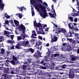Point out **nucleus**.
<instances>
[{"instance_id":"obj_1","label":"nucleus","mask_w":79,"mask_h":79,"mask_svg":"<svg viewBox=\"0 0 79 79\" xmlns=\"http://www.w3.org/2000/svg\"><path fill=\"white\" fill-rule=\"evenodd\" d=\"M30 3L31 5L33 4L34 7L37 10H39V8H40V10L42 12L40 15L43 18H45L46 16H47V10L45 9V7L43 6L40 2H35V3L34 0H30Z\"/></svg>"},{"instance_id":"obj_2","label":"nucleus","mask_w":79,"mask_h":79,"mask_svg":"<svg viewBox=\"0 0 79 79\" xmlns=\"http://www.w3.org/2000/svg\"><path fill=\"white\" fill-rule=\"evenodd\" d=\"M5 77L8 78V79H11V76L7 74L4 73L3 74H2V77H1V79H5Z\"/></svg>"},{"instance_id":"obj_3","label":"nucleus","mask_w":79,"mask_h":79,"mask_svg":"<svg viewBox=\"0 0 79 79\" xmlns=\"http://www.w3.org/2000/svg\"><path fill=\"white\" fill-rule=\"evenodd\" d=\"M67 40H69L70 44H72L73 45H76L77 42H76V41L74 39H73L72 38H67Z\"/></svg>"},{"instance_id":"obj_4","label":"nucleus","mask_w":79,"mask_h":79,"mask_svg":"<svg viewBox=\"0 0 79 79\" xmlns=\"http://www.w3.org/2000/svg\"><path fill=\"white\" fill-rule=\"evenodd\" d=\"M44 58H45L44 59V60H43L42 61H41L40 63V64H42V65H44V66H45V64H46V63L44 61H46V62H47V56H46L44 57Z\"/></svg>"},{"instance_id":"obj_5","label":"nucleus","mask_w":79,"mask_h":79,"mask_svg":"<svg viewBox=\"0 0 79 79\" xmlns=\"http://www.w3.org/2000/svg\"><path fill=\"white\" fill-rule=\"evenodd\" d=\"M19 29H20L19 30V31L26 30V28L25 27V26H24V25H23L22 23L20 24V26L19 25Z\"/></svg>"},{"instance_id":"obj_6","label":"nucleus","mask_w":79,"mask_h":79,"mask_svg":"<svg viewBox=\"0 0 79 79\" xmlns=\"http://www.w3.org/2000/svg\"><path fill=\"white\" fill-rule=\"evenodd\" d=\"M72 34H74V33H73V32H72V31L70 30L69 32L67 34L66 37H73Z\"/></svg>"},{"instance_id":"obj_7","label":"nucleus","mask_w":79,"mask_h":79,"mask_svg":"<svg viewBox=\"0 0 79 79\" xmlns=\"http://www.w3.org/2000/svg\"><path fill=\"white\" fill-rule=\"evenodd\" d=\"M2 69L3 70V72L5 73H10V70L8 69H6L5 68H3Z\"/></svg>"},{"instance_id":"obj_8","label":"nucleus","mask_w":79,"mask_h":79,"mask_svg":"<svg viewBox=\"0 0 79 79\" xmlns=\"http://www.w3.org/2000/svg\"><path fill=\"white\" fill-rule=\"evenodd\" d=\"M2 0H0V10L1 8V10H3L5 6V4L3 3H2Z\"/></svg>"},{"instance_id":"obj_9","label":"nucleus","mask_w":79,"mask_h":79,"mask_svg":"<svg viewBox=\"0 0 79 79\" xmlns=\"http://www.w3.org/2000/svg\"><path fill=\"white\" fill-rule=\"evenodd\" d=\"M26 52H31V53H33L34 52V50L32 48H30L29 49H27Z\"/></svg>"},{"instance_id":"obj_10","label":"nucleus","mask_w":79,"mask_h":79,"mask_svg":"<svg viewBox=\"0 0 79 79\" xmlns=\"http://www.w3.org/2000/svg\"><path fill=\"white\" fill-rule=\"evenodd\" d=\"M32 60L30 58H28V59H27V61L25 62L24 64H28V63H31V61Z\"/></svg>"},{"instance_id":"obj_11","label":"nucleus","mask_w":79,"mask_h":79,"mask_svg":"<svg viewBox=\"0 0 79 79\" xmlns=\"http://www.w3.org/2000/svg\"><path fill=\"white\" fill-rule=\"evenodd\" d=\"M70 73L69 74V78H74V74L73 73H71L70 72H69Z\"/></svg>"},{"instance_id":"obj_12","label":"nucleus","mask_w":79,"mask_h":79,"mask_svg":"<svg viewBox=\"0 0 79 79\" xmlns=\"http://www.w3.org/2000/svg\"><path fill=\"white\" fill-rule=\"evenodd\" d=\"M6 61H7V62H9V63H11L13 65H15V61L14 60H12L11 61L8 60H6Z\"/></svg>"},{"instance_id":"obj_13","label":"nucleus","mask_w":79,"mask_h":79,"mask_svg":"<svg viewBox=\"0 0 79 79\" xmlns=\"http://www.w3.org/2000/svg\"><path fill=\"white\" fill-rule=\"evenodd\" d=\"M69 27L71 29H73V28H74V25L72 23H69L68 25Z\"/></svg>"},{"instance_id":"obj_14","label":"nucleus","mask_w":79,"mask_h":79,"mask_svg":"<svg viewBox=\"0 0 79 79\" xmlns=\"http://www.w3.org/2000/svg\"><path fill=\"white\" fill-rule=\"evenodd\" d=\"M36 32L37 34H43V35H44V34H45V32H42V31H38V30H36Z\"/></svg>"},{"instance_id":"obj_15","label":"nucleus","mask_w":79,"mask_h":79,"mask_svg":"<svg viewBox=\"0 0 79 79\" xmlns=\"http://www.w3.org/2000/svg\"><path fill=\"white\" fill-rule=\"evenodd\" d=\"M49 15H50V16L51 17V18H56V17L55 16V14H52L50 12H49Z\"/></svg>"},{"instance_id":"obj_16","label":"nucleus","mask_w":79,"mask_h":79,"mask_svg":"<svg viewBox=\"0 0 79 79\" xmlns=\"http://www.w3.org/2000/svg\"><path fill=\"white\" fill-rule=\"evenodd\" d=\"M14 23L15 24L16 26H19V21H18V20H14Z\"/></svg>"},{"instance_id":"obj_17","label":"nucleus","mask_w":79,"mask_h":79,"mask_svg":"<svg viewBox=\"0 0 79 79\" xmlns=\"http://www.w3.org/2000/svg\"><path fill=\"white\" fill-rule=\"evenodd\" d=\"M66 50L67 52H70V51H71V50H72L71 47L70 46H68Z\"/></svg>"},{"instance_id":"obj_18","label":"nucleus","mask_w":79,"mask_h":79,"mask_svg":"<svg viewBox=\"0 0 79 79\" xmlns=\"http://www.w3.org/2000/svg\"><path fill=\"white\" fill-rule=\"evenodd\" d=\"M53 8H54V6H53V4H52V10H53V13H54L55 15V16H56V14L55 12V9Z\"/></svg>"},{"instance_id":"obj_19","label":"nucleus","mask_w":79,"mask_h":79,"mask_svg":"<svg viewBox=\"0 0 79 79\" xmlns=\"http://www.w3.org/2000/svg\"><path fill=\"white\" fill-rule=\"evenodd\" d=\"M24 6H23V7L21 6L19 7V9H20L21 11H23V9H24V10H26V8H24Z\"/></svg>"},{"instance_id":"obj_20","label":"nucleus","mask_w":79,"mask_h":79,"mask_svg":"<svg viewBox=\"0 0 79 79\" xmlns=\"http://www.w3.org/2000/svg\"><path fill=\"white\" fill-rule=\"evenodd\" d=\"M2 66H3V64L2 66V65L0 66H1V67H0V73H1V74H4L5 73L3 72V69H1V68H2Z\"/></svg>"},{"instance_id":"obj_21","label":"nucleus","mask_w":79,"mask_h":79,"mask_svg":"<svg viewBox=\"0 0 79 79\" xmlns=\"http://www.w3.org/2000/svg\"><path fill=\"white\" fill-rule=\"evenodd\" d=\"M36 26L38 27H42V25L40 23H37V25H36Z\"/></svg>"},{"instance_id":"obj_22","label":"nucleus","mask_w":79,"mask_h":79,"mask_svg":"<svg viewBox=\"0 0 79 79\" xmlns=\"http://www.w3.org/2000/svg\"><path fill=\"white\" fill-rule=\"evenodd\" d=\"M4 34L5 35H6V34H11V32H10L8 31H6V30H5L4 31Z\"/></svg>"},{"instance_id":"obj_23","label":"nucleus","mask_w":79,"mask_h":79,"mask_svg":"<svg viewBox=\"0 0 79 79\" xmlns=\"http://www.w3.org/2000/svg\"><path fill=\"white\" fill-rule=\"evenodd\" d=\"M20 44H18L16 46H15V47H16V48H17V49H19V48H20V47L21 46H20Z\"/></svg>"},{"instance_id":"obj_24","label":"nucleus","mask_w":79,"mask_h":79,"mask_svg":"<svg viewBox=\"0 0 79 79\" xmlns=\"http://www.w3.org/2000/svg\"><path fill=\"white\" fill-rule=\"evenodd\" d=\"M7 43L8 44H10L12 45L13 44V41L11 40H8L7 41Z\"/></svg>"},{"instance_id":"obj_25","label":"nucleus","mask_w":79,"mask_h":79,"mask_svg":"<svg viewBox=\"0 0 79 79\" xmlns=\"http://www.w3.org/2000/svg\"><path fill=\"white\" fill-rule=\"evenodd\" d=\"M29 43L28 40H27V41L25 42V45H26L27 47H29Z\"/></svg>"},{"instance_id":"obj_26","label":"nucleus","mask_w":79,"mask_h":79,"mask_svg":"<svg viewBox=\"0 0 79 79\" xmlns=\"http://www.w3.org/2000/svg\"><path fill=\"white\" fill-rule=\"evenodd\" d=\"M11 71H14L15 72V71L16 72H18V69H15V68H13L12 69H10Z\"/></svg>"},{"instance_id":"obj_27","label":"nucleus","mask_w":79,"mask_h":79,"mask_svg":"<svg viewBox=\"0 0 79 79\" xmlns=\"http://www.w3.org/2000/svg\"><path fill=\"white\" fill-rule=\"evenodd\" d=\"M53 39H54L53 41H54V42H56V41L57 40H58V37L55 36H54Z\"/></svg>"},{"instance_id":"obj_28","label":"nucleus","mask_w":79,"mask_h":79,"mask_svg":"<svg viewBox=\"0 0 79 79\" xmlns=\"http://www.w3.org/2000/svg\"><path fill=\"white\" fill-rule=\"evenodd\" d=\"M20 45L22 46H24V45H25V41H24H24L21 42L20 43Z\"/></svg>"},{"instance_id":"obj_29","label":"nucleus","mask_w":79,"mask_h":79,"mask_svg":"<svg viewBox=\"0 0 79 79\" xmlns=\"http://www.w3.org/2000/svg\"><path fill=\"white\" fill-rule=\"evenodd\" d=\"M66 30L63 29V28H62L61 32H62V33H66Z\"/></svg>"},{"instance_id":"obj_30","label":"nucleus","mask_w":79,"mask_h":79,"mask_svg":"<svg viewBox=\"0 0 79 79\" xmlns=\"http://www.w3.org/2000/svg\"><path fill=\"white\" fill-rule=\"evenodd\" d=\"M11 56L12 57V59L13 60H15V61H16V57L14 56V55H12Z\"/></svg>"},{"instance_id":"obj_31","label":"nucleus","mask_w":79,"mask_h":79,"mask_svg":"<svg viewBox=\"0 0 79 79\" xmlns=\"http://www.w3.org/2000/svg\"><path fill=\"white\" fill-rule=\"evenodd\" d=\"M62 29H61L60 27H59L57 28V30L59 32H61V30Z\"/></svg>"},{"instance_id":"obj_32","label":"nucleus","mask_w":79,"mask_h":79,"mask_svg":"<svg viewBox=\"0 0 79 79\" xmlns=\"http://www.w3.org/2000/svg\"><path fill=\"white\" fill-rule=\"evenodd\" d=\"M26 67H28L27 65H22V68L23 69H25Z\"/></svg>"},{"instance_id":"obj_33","label":"nucleus","mask_w":79,"mask_h":79,"mask_svg":"<svg viewBox=\"0 0 79 79\" xmlns=\"http://www.w3.org/2000/svg\"><path fill=\"white\" fill-rule=\"evenodd\" d=\"M5 52V49L3 48L2 49L1 52V53L2 54H4L5 53V52Z\"/></svg>"},{"instance_id":"obj_34","label":"nucleus","mask_w":79,"mask_h":79,"mask_svg":"<svg viewBox=\"0 0 79 79\" xmlns=\"http://www.w3.org/2000/svg\"><path fill=\"white\" fill-rule=\"evenodd\" d=\"M22 39V36H17L18 40H21Z\"/></svg>"},{"instance_id":"obj_35","label":"nucleus","mask_w":79,"mask_h":79,"mask_svg":"<svg viewBox=\"0 0 79 79\" xmlns=\"http://www.w3.org/2000/svg\"><path fill=\"white\" fill-rule=\"evenodd\" d=\"M66 65L65 64H63L61 66V68H63L64 69H65V68H66Z\"/></svg>"},{"instance_id":"obj_36","label":"nucleus","mask_w":79,"mask_h":79,"mask_svg":"<svg viewBox=\"0 0 79 79\" xmlns=\"http://www.w3.org/2000/svg\"><path fill=\"white\" fill-rule=\"evenodd\" d=\"M71 14L72 16H78V15L76 14V13H75V12L72 13Z\"/></svg>"},{"instance_id":"obj_37","label":"nucleus","mask_w":79,"mask_h":79,"mask_svg":"<svg viewBox=\"0 0 79 79\" xmlns=\"http://www.w3.org/2000/svg\"><path fill=\"white\" fill-rule=\"evenodd\" d=\"M39 67L40 68H41V69H46V67L42 65H40Z\"/></svg>"},{"instance_id":"obj_38","label":"nucleus","mask_w":79,"mask_h":79,"mask_svg":"<svg viewBox=\"0 0 79 79\" xmlns=\"http://www.w3.org/2000/svg\"><path fill=\"white\" fill-rule=\"evenodd\" d=\"M9 74H10L11 73V74H15V73L14 72V71H11V70L10 69V70L9 71Z\"/></svg>"},{"instance_id":"obj_39","label":"nucleus","mask_w":79,"mask_h":79,"mask_svg":"<svg viewBox=\"0 0 79 79\" xmlns=\"http://www.w3.org/2000/svg\"><path fill=\"white\" fill-rule=\"evenodd\" d=\"M33 23L34 26H37V22H36V20H35V21H34Z\"/></svg>"},{"instance_id":"obj_40","label":"nucleus","mask_w":79,"mask_h":79,"mask_svg":"<svg viewBox=\"0 0 79 79\" xmlns=\"http://www.w3.org/2000/svg\"><path fill=\"white\" fill-rule=\"evenodd\" d=\"M9 23V21L8 20H7L5 21V23H4L5 24H7V25H8V24Z\"/></svg>"},{"instance_id":"obj_41","label":"nucleus","mask_w":79,"mask_h":79,"mask_svg":"<svg viewBox=\"0 0 79 79\" xmlns=\"http://www.w3.org/2000/svg\"><path fill=\"white\" fill-rule=\"evenodd\" d=\"M7 62V61L6 63H5V65H6V66L9 67V66H10V64H9V63H8V62Z\"/></svg>"},{"instance_id":"obj_42","label":"nucleus","mask_w":79,"mask_h":79,"mask_svg":"<svg viewBox=\"0 0 79 79\" xmlns=\"http://www.w3.org/2000/svg\"><path fill=\"white\" fill-rule=\"evenodd\" d=\"M59 55H60L58 53H56L54 54V57H56V56H59Z\"/></svg>"},{"instance_id":"obj_43","label":"nucleus","mask_w":79,"mask_h":79,"mask_svg":"<svg viewBox=\"0 0 79 79\" xmlns=\"http://www.w3.org/2000/svg\"><path fill=\"white\" fill-rule=\"evenodd\" d=\"M53 76L54 77V78H55L56 79H57L58 77V75H53Z\"/></svg>"},{"instance_id":"obj_44","label":"nucleus","mask_w":79,"mask_h":79,"mask_svg":"<svg viewBox=\"0 0 79 79\" xmlns=\"http://www.w3.org/2000/svg\"><path fill=\"white\" fill-rule=\"evenodd\" d=\"M75 37H77V36H79V34L77 33H74Z\"/></svg>"},{"instance_id":"obj_45","label":"nucleus","mask_w":79,"mask_h":79,"mask_svg":"<svg viewBox=\"0 0 79 79\" xmlns=\"http://www.w3.org/2000/svg\"><path fill=\"white\" fill-rule=\"evenodd\" d=\"M33 56L34 57V58H35L36 57L37 58L38 56L37 55V53H36V52H35V53L34 54V55H33Z\"/></svg>"},{"instance_id":"obj_46","label":"nucleus","mask_w":79,"mask_h":79,"mask_svg":"<svg viewBox=\"0 0 79 79\" xmlns=\"http://www.w3.org/2000/svg\"><path fill=\"white\" fill-rule=\"evenodd\" d=\"M10 23H11V24H12V25H13V26H14V22H13V20H10Z\"/></svg>"},{"instance_id":"obj_47","label":"nucleus","mask_w":79,"mask_h":79,"mask_svg":"<svg viewBox=\"0 0 79 79\" xmlns=\"http://www.w3.org/2000/svg\"><path fill=\"white\" fill-rule=\"evenodd\" d=\"M74 27L75 28V31H79V30L78 29L77 27L74 26Z\"/></svg>"},{"instance_id":"obj_48","label":"nucleus","mask_w":79,"mask_h":79,"mask_svg":"<svg viewBox=\"0 0 79 79\" xmlns=\"http://www.w3.org/2000/svg\"><path fill=\"white\" fill-rule=\"evenodd\" d=\"M31 13H32V16H34V15H35V13L34 12V11L33 10L31 11Z\"/></svg>"},{"instance_id":"obj_49","label":"nucleus","mask_w":79,"mask_h":79,"mask_svg":"<svg viewBox=\"0 0 79 79\" xmlns=\"http://www.w3.org/2000/svg\"><path fill=\"white\" fill-rule=\"evenodd\" d=\"M19 18H20V19H21L22 18V16H23L22 15H21V14H19Z\"/></svg>"},{"instance_id":"obj_50","label":"nucleus","mask_w":79,"mask_h":79,"mask_svg":"<svg viewBox=\"0 0 79 79\" xmlns=\"http://www.w3.org/2000/svg\"><path fill=\"white\" fill-rule=\"evenodd\" d=\"M5 17L6 18V19H10V15H7L6 16H5Z\"/></svg>"},{"instance_id":"obj_51","label":"nucleus","mask_w":79,"mask_h":79,"mask_svg":"<svg viewBox=\"0 0 79 79\" xmlns=\"http://www.w3.org/2000/svg\"><path fill=\"white\" fill-rule=\"evenodd\" d=\"M72 61H75L76 60V57H72Z\"/></svg>"},{"instance_id":"obj_52","label":"nucleus","mask_w":79,"mask_h":79,"mask_svg":"<svg viewBox=\"0 0 79 79\" xmlns=\"http://www.w3.org/2000/svg\"><path fill=\"white\" fill-rule=\"evenodd\" d=\"M43 3L44 4V5H45L46 6H48V4H47V3L46 2H43Z\"/></svg>"},{"instance_id":"obj_53","label":"nucleus","mask_w":79,"mask_h":79,"mask_svg":"<svg viewBox=\"0 0 79 79\" xmlns=\"http://www.w3.org/2000/svg\"><path fill=\"white\" fill-rule=\"evenodd\" d=\"M15 49V47H14V45H12L10 49H12V50H13V49Z\"/></svg>"},{"instance_id":"obj_54","label":"nucleus","mask_w":79,"mask_h":79,"mask_svg":"<svg viewBox=\"0 0 79 79\" xmlns=\"http://www.w3.org/2000/svg\"><path fill=\"white\" fill-rule=\"evenodd\" d=\"M74 21L75 22V23H77V18H76L74 19Z\"/></svg>"},{"instance_id":"obj_55","label":"nucleus","mask_w":79,"mask_h":79,"mask_svg":"<svg viewBox=\"0 0 79 79\" xmlns=\"http://www.w3.org/2000/svg\"><path fill=\"white\" fill-rule=\"evenodd\" d=\"M70 19L71 20V21H73V17H70Z\"/></svg>"},{"instance_id":"obj_56","label":"nucleus","mask_w":79,"mask_h":79,"mask_svg":"<svg viewBox=\"0 0 79 79\" xmlns=\"http://www.w3.org/2000/svg\"><path fill=\"white\" fill-rule=\"evenodd\" d=\"M67 45V44H66V43H63L62 44V46H65V45Z\"/></svg>"},{"instance_id":"obj_57","label":"nucleus","mask_w":79,"mask_h":79,"mask_svg":"<svg viewBox=\"0 0 79 79\" xmlns=\"http://www.w3.org/2000/svg\"><path fill=\"white\" fill-rule=\"evenodd\" d=\"M5 56H9V55H7L6 53H4V54Z\"/></svg>"},{"instance_id":"obj_58","label":"nucleus","mask_w":79,"mask_h":79,"mask_svg":"<svg viewBox=\"0 0 79 79\" xmlns=\"http://www.w3.org/2000/svg\"><path fill=\"white\" fill-rule=\"evenodd\" d=\"M35 46H39V44H38L37 42H36V44L35 45Z\"/></svg>"},{"instance_id":"obj_59","label":"nucleus","mask_w":79,"mask_h":79,"mask_svg":"<svg viewBox=\"0 0 79 79\" xmlns=\"http://www.w3.org/2000/svg\"><path fill=\"white\" fill-rule=\"evenodd\" d=\"M10 37H11V39H13L14 38V35H10Z\"/></svg>"},{"instance_id":"obj_60","label":"nucleus","mask_w":79,"mask_h":79,"mask_svg":"<svg viewBox=\"0 0 79 79\" xmlns=\"http://www.w3.org/2000/svg\"><path fill=\"white\" fill-rule=\"evenodd\" d=\"M32 35H33L34 36H37V34L35 33H34L32 34Z\"/></svg>"},{"instance_id":"obj_61","label":"nucleus","mask_w":79,"mask_h":79,"mask_svg":"<svg viewBox=\"0 0 79 79\" xmlns=\"http://www.w3.org/2000/svg\"><path fill=\"white\" fill-rule=\"evenodd\" d=\"M62 42H63L64 41H65V40H66V39H65V38H64L62 39Z\"/></svg>"},{"instance_id":"obj_62","label":"nucleus","mask_w":79,"mask_h":79,"mask_svg":"<svg viewBox=\"0 0 79 79\" xmlns=\"http://www.w3.org/2000/svg\"><path fill=\"white\" fill-rule=\"evenodd\" d=\"M39 38L40 39V40H42V37L40 36H39Z\"/></svg>"},{"instance_id":"obj_63","label":"nucleus","mask_w":79,"mask_h":79,"mask_svg":"<svg viewBox=\"0 0 79 79\" xmlns=\"http://www.w3.org/2000/svg\"><path fill=\"white\" fill-rule=\"evenodd\" d=\"M50 46V44H49V43H48L46 44V47H48Z\"/></svg>"},{"instance_id":"obj_64","label":"nucleus","mask_w":79,"mask_h":79,"mask_svg":"<svg viewBox=\"0 0 79 79\" xmlns=\"http://www.w3.org/2000/svg\"><path fill=\"white\" fill-rule=\"evenodd\" d=\"M77 53H79V47L77 48Z\"/></svg>"}]
</instances>
